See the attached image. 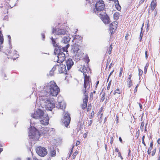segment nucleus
Instances as JSON below:
<instances>
[{
    "mask_svg": "<svg viewBox=\"0 0 160 160\" xmlns=\"http://www.w3.org/2000/svg\"><path fill=\"white\" fill-rule=\"evenodd\" d=\"M84 60L86 63V66L85 65H81L79 68V70L83 73L84 75V82L83 84V89L82 92L84 95V97L82 99L83 102L80 104V107L83 110L86 109L87 107L88 101V93L92 85L91 78L89 76V69H87L86 66L88 67V62L90 60L88 56L84 58Z\"/></svg>",
    "mask_w": 160,
    "mask_h": 160,
    "instance_id": "f257e3e1",
    "label": "nucleus"
},
{
    "mask_svg": "<svg viewBox=\"0 0 160 160\" xmlns=\"http://www.w3.org/2000/svg\"><path fill=\"white\" fill-rule=\"evenodd\" d=\"M46 86L47 92L52 96L56 97L60 92V89L54 81H50L46 84Z\"/></svg>",
    "mask_w": 160,
    "mask_h": 160,
    "instance_id": "f03ea898",
    "label": "nucleus"
},
{
    "mask_svg": "<svg viewBox=\"0 0 160 160\" xmlns=\"http://www.w3.org/2000/svg\"><path fill=\"white\" fill-rule=\"evenodd\" d=\"M105 8V4L102 0H99L97 2L95 5V9L94 10V12L98 15V13H100V12H103Z\"/></svg>",
    "mask_w": 160,
    "mask_h": 160,
    "instance_id": "7ed1b4c3",
    "label": "nucleus"
},
{
    "mask_svg": "<svg viewBox=\"0 0 160 160\" xmlns=\"http://www.w3.org/2000/svg\"><path fill=\"white\" fill-rule=\"evenodd\" d=\"M45 107L47 110L52 111L55 107V104L52 99H48L44 102Z\"/></svg>",
    "mask_w": 160,
    "mask_h": 160,
    "instance_id": "20e7f679",
    "label": "nucleus"
},
{
    "mask_svg": "<svg viewBox=\"0 0 160 160\" xmlns=\"http://www.w3.org/2000/svg\"><path fill=\"white\" fill-rule=\"evenodd\" d=\"M97 15L105 24H109L110 22V18L105 12L98 13Z\"/></svg>",
    "mask_w": 160,
    "mask_h": 160,
    "instance_id": "39448f33",
    "label": "nucleus"
},
{
    "mask_svg": "<svg viewBox=\"0 0 160 160\" xmlns=\"http://www.w3.org/2000/svg\"><path fill=\"white\" fill-rule=\"evenodd\" d=\"M44 114V112L41 109H38L34 113L32 114V117L37 119L42 118Z\"/></svg>",
    "mask_w": 160,
    "mask_h": 160,
    "instance_id": "423d86ee",
    "label": "nucleus"
},
{
    "mask_svg": "<svg viewBox=\"0 0 160 160\" xmlns=\"http://www.w3.org/2000/svg\"><path fill=\"white\" fill-rule=\"evenodd\" d=\"M36 152L38 154L42 157H44L48 153L46 149L41 147H38L36 149Z\"/></svg>",
    "mask_w": 160,
    "mask_h": 160,
    "instance_id": "0eeeda50",
    "label": "nucleus"
},
{
    "mask_svg": "<svg viewBox=\"0 0 160 160\" xmlns=\"http://www.w3.org/2000/svg\"><path fill=\"white\" fill-rule=\"evenodd\" d=\"M71 121L70 114L67 112L65 113L63 117V123L66 127H67Z\"/></svg>",
    "mask_w": 160,
    "mask_h": 160,
    "instance_id": "6e6552de",
    "label": "nucleus"
},
{
    "mask_svg": "<svg viewBox=\"0 0 160 160\" xmlns=\"http://www.w3.org/2000/svg\"><path fill=\"white\" fill-rule=\"evenodd\" d=\"M118 25V22L117 21H114L110 24V31L111 34L114 33L115 30L117 29Z\"/></svg>",
    "mask_w": 160,
    "mask_h": 160,
    "instance_id": "1a4fd4ad",
    "label": "nucleus"
},
{
    "mask_svg": "<svg viewBox=\"0 0 160 160\" xmlns=\"http://www.w3.org/2000/svg\"><path fill=\"white\" fill-rule=\"evenodd\" d=\"M58 60L57 62L59 63L62 62L66 58L65 54L63 52H59L58 55Z\"/></svg>",
    "mask_w": 160,
    "mask_h": 160,
    "instance_id": "9d476101",
    "label": "nucleus"
},
{
    "mask_svg": "<svg viewBox=\"0 0 160 160\" xmlns=\"http://www.w3.org/2000/svg\"><path fill=\"white\" fill-rule=\"evenodd\" d=\"M58 72L60 73H65L66 72V66L63 64H58Z\"/></svg>",
    "mask_w": 160,
    "mask_h": 160,
    "instance_id": "9b49d317",
    "label": "nucleus"
},
{
    "mask_svg": "<svg viewBox=\"0 0 160 160\" xmlns=\"http://www.w3.org/2000/svg\"><path fill=\"white\" fill-rule=\"evenodd\" d=\"M49 118L48 115L43 117V118L40 121L42 125H47L49 123Z\"/></svg>",
    "mask_w": 160,
    "mask_h": 160,
    "instance_id": "f8f14e48",
    "label": "nucleus"
},
{
    "mask_svg": "<svg viewBox=\"0 0 160 160\" xmlns=\"http://www.w3.org/2000/svg\"><path fill=\"white\" fill-rule=\"evenodd\" d=\"M10 54L9 57L8 58H10L12 59L13 60H15L16 58H18V55L17 51L15 50L12 51L10 53Z\"/></svg>",
    "mask_w": 160,
    "mask_h": 160,
    "instance_id": "ddd939ff",
    "label": "nucleus"
},
{
    "mask_svg": "<svg viewBox=\"0 0 160 160\" xmlns=\"http://www.w3.org/2000/svg\"><path fill=\"white\" fill-rule=\"evenodd\" d=\"M73 62L71 59L69 58L66 61V64L68 70L71 68L73 64Z\"/></svg>",
    "mask_w": 160,
    "mask_h": 160,
    "instance_id": "4468645a",
    "label": "nucleus"
},
{
    "mask_svg": "<svg viewBox=\"0 0 160 160\" xmlns=\"http://www.w3.org/2000/svg\"><path fill=\"white\" fill-rule=\"evenodd\" d=\"M57 108L64 110L66 107V104L64 102H58V104L57 105Z\"/></svg>",
    "mask_w": 160,
    "mask_h": 160,
    "instance_id": "2eb2a0df",
    "label": "nucleus"
},
{
    "mask_svg": "<svg viewBox=\"0 0 160 160\" xmlns=\"http://www.w3.org/2000/svg\"><path fill=\"white\" fill-rule=\"evenodd\" d=\"M157 6L156 0H152L150 4V9L152 11H153Z\"/></svg>",
    "mask_w": 160,
    "mask_h": 160,
    "instance_id": "dca6fc26",
    "label": "nucleus"
},
{
    "mask_svg": "<svg viewBox=\"0 0 160 160\" xmlns=\"http://www.w3.org/2000/svg\"><path fill=\"white\" fill-rule=\"evenodd\" d=\"M54 53L56 55L58 53H59V52H60L61 51V50L62 49V47L61 46H59L58 45H56V46H54Z\"/></svg>",
    "mask_w": 160,
    "mask_h": 160,
    "instance_id": "f3484780",
    "label": "nucleus"
},
{
    "mask_svg": "<svg viewBox=\"0 0 160 160\" xmlns=\"http://www.w3.org/2000/svg\"><path fill=\"white\" fill-rule=\"evenodd\" d=\"M58 64H56L54 66L52 69L50 71V74L51 76H52L54 73V72L57 70L58 71Z\"/></svg>",
    "mask_w": 160,
    "mask_h": 160,
    "instance_id": "a211bd4d",
    "label": "nucleus"
},
{
    "mask_svg": "<svg viewBox=\"0 0 160 160\" xmlns=\"http://www.w3.org/2000/svg\"><path fill=\"white\" fill-rule=\"evenodd\" d=\"M50 155L51 157H54L56 155V151L53 147H51L50 148Z\"/></svg>",
    "mask_w": 160,
    "mask_h": 160,
    "instance_id": "6ab92c4d",
    "label": "nucleus"
},
{
    "mask_svg": "<svg viewBox=\"0 0 160 160\" xmlns=\"http://www.w3.org/2000/svg\"><path fill=\"white\" fill-rule=\"evenodd\" d=\"M79 46L76 43L73 44V45L72 46V49L73 50L74 53L77 52L79 49Z\"/></svg>",
    "mask_w": 160,
    "mask_h": 160,
    "instance_id": "aec40b11",
    "label": "nucleus"
},
{
    "mask_svg": "<svg viewBox=\"0 0 160 160\" xmlns=\"http://www.w3.org/2000/svg\"><path fill=\"white\" fill-rule=\"evenodd\" d=\"M66 33V31L63 29H58L57 31L56 34L58 35H64Z\"/></svg>",
    "mask_w": 160,
    "mask_h": 160,
    "instance_id": "412c9836",
    "label": "nucleus"
},
{
    "mask_svg": "<svg viewBox=\"0 0 160 160\" xmlns=\"http://www.w3.org/2000/svg\"><path fill=\"white\" fill-rule=\"evenodd\" d=\"M115 152H117L118 153V157H120V158L122 160H123V158L122 157L121 152L119 151V149H118L117 148H115Z\"/></svg>",
    "mask_w": 160,
    "mask_h": 160,
    "instance_id": "4be33fe9",
    "label": "nucleus"
},
{
    "mask_svg": "<svg viewBox=\"0 0 160 160\" xmlns=\"http://www.w3.org/2000/svg\"><path fill=\"white\" fill-rule=\"evenodd\" d=\"M120 16V13L118 12H115L113 14V18L114 20H117L119 19V18Z\"/></svg>",
    "mask_w": 160,
    "mask_h": 160,
    "instance_id": "5701e85b",
    "label": "nucleus"
},
{
    "mask_svg": "<svg viewBox=\"0 0 160 160\" xmlns=\"http://www.w3.org/2000/svg\"><path fill=\"white\" fill-rule=\"evenodd\" d=\"M115 6L116 9L118 11H120L121 10V8L120 6L119 5V4L118 1V0H117V1L115 0Z\"/></svg>",
    "mask_w": 160,
    "mask_h": 160,
    "instance_id": "b1692460",
    "label": "nucleus"
},
{
    "mask_svg": "<svg viewBox=\"0 0 160 160\" xmlns=\"http://www.w3.org/2000/svg\"><path fill=\"white\" fill-rule=\"evenodd\" d=\"M121 92V90L119 88H118L114 90L113 94L114 95H116L117 94H120Z\"/></svg>",
    "mask_w": 160,
    "mask_h": 160,
    "instance_id": "393cba45",
    "label": "nucleus"
},
{
    "mask_svg": "<svg viewBox=\"0 0 160 160\" xmlns=\"http://www.w3.org/2000/svg\"><path fill=\"white\" fill-rule=\"evenodd\" d=\"M3 35L2 33V32L0 31V43L1 44H2L3 42Z\"/></svg>",
    "mask_w": 160,
    "mask_h": 160,
    "instance_id": "a878e982",
    "label": "nucleus"
},
{
    "mask_svg": "<svg viewBox=\"0 0 160 160\" xmlns=\"http://www.w3.org/2000/svg\"><path fill=\"white\" fill-rule=\"evenodd\" d=\"M127 86L128 88H130L132 85V80H128L127 81Z\"/></svg>",
    "mask_w": 160,
    "mask_h": 160,
    "instance_id": "bb28decb",
    "label": "nucleus"
},
{
    "mask_svg": "<svg viewBox=\"0 0 160 160\" xmlns=\"http://www.w3.org/2000/svg\"><path fill=\"white\" fill-rule=\"evenodd\" d=\"M96 91L95 90L93 91V92H91L90 95V99H92L93 98L94 95L95 94Z\"/></svg>",
    "mask_w": 160,
    "mask_h": 160,
    "instance_id": "cd10ccee",
    "label": "nucleus"
},
{
    "mask_svg": "<svg viewBox=\"0 0 160 160\" xmlns=\"http://www.w3.org/2000/svg\"><path fill=\"white\" fill-rule=\"evenodd\" d=\"M149 64L148 63H147L146 65L145 66L144 68V73L145 74H146L147 73V69L148 68L149 66Z\"/></svg>",
    "mask_w": 160,
    "mask_h": 160,
    "instance_id": "c85d7f7f",
    "label": "nucleus"
},
{
    "mask_svg": "<svg viewBox=\"0 0 160 160\" xmlns=\"http://www.w3.org/2000/svg\"><path fill=\"white\" fill-rule=\"evenodd\" d=\"M69 44H67L66 45L65 47L62 48L63 51L64 52H67V49L69 47Z\"/></svg>",
    "mask_w": 160,
    "mask_h": 160,
    "instance_id": "c756f323",
    "label": "nucleus"
},
{
    "mask_svg": "<svg viewBox=\"0 0 160 160\" xmlns=\"http://www.w3.org/2000/svg\"><path fill=\"white\" fill-rule=\"evenodd\" d=\"M144 123L143 122H141L140 128L141 131H142L144 129Z\"/></svg>",
    "mask_w": 160,
    "mask_h": 160,
    "instance_id": "7c9ffc66",
    "label": "nucleus"
},
{
    "mask_svg": "<svg viewBox=\"0 0 160 160\" xmlns=\"http://www.w3.org/2000/svg\"><path fill=\"white\" fill-rule=\"evenodd\" d=\"M112 44H111L109 47V48L108 51V53L109 55L112 52Z\"/></svg>",
    "mask_w": 160,
    "mask_h": 160,
    "instance_id": "2f4dec72",
    "label": "nucleus"
},
{
    "mask_svg": "<svg viewBox=\"0 0 160 160\" xmlns=\"http://www.w3.org/2000/svg\"><path fill=\"white\" fill-rule=\"evenodd\" d=\"M123 72V67H121L120 68V71L119 73V77H121L122 76V73Z\"/></svg>",
    "mask_w": 160,
    "mask_h": 160,
    "instance_id": "473e14b6",
    "label": "nucleus"
},
{
    "mask_svg": "<svg viewBox=\"0 0 160 160\" xmlns=\"http://www.w3.org/2000/svg\"><path fill=\"white\" fill-rule=\"evenodd\" d=\"M143 71L141 69H138V75L140 77L142 75L143 73Z\"/></svg>",
    "mask_w": 160,
    "mask_h": 160,
    "instance_id": "72a5a7b5",
    "label": "nucleus"
},
{
    "mask_svg": "<svg viewBox=\"0 0 160 160\" xmlns=\"http://www.w3.org/2000/svg\"><path fill=\"white\" fill-rule=\"evenodd\" d=\"M78 154V151H76L74 152V153L73 154L72 156V158L73 159H74L75 158L76 156Z\"/></svg>",
    "mask_w": 160,
    "mask_h": 160,
    "instance_id": "f704fd0d",
    "label": "nucleus"
},
{
    "mask_svg": "<svg viewBox=\"0 0 160 160\" xmlns=\"http://www.w3.org/2000/svg\"><path fill=\"white\" fill-rule=\"evenodd\" d=\"M131 34V32H128L126 34L125 36V39L126 40L128 39V37Z\"/></svg>",
    "mask_w": 160,
    "mask_h": 160,
    "instance_id": "c9c22d12",
    "label": "nucleus"
},
{
    "mask_svg": "<svg viewBox=\"0 0 160 160\" xmlns=\"http://www.w3.org/2000/svg\"><path fill=\"white\" fill-rule=\"evenodd\" d=\"M94 111H92V112H91V115L89 117V118H90V119L92 118L93 116H94Z\"/></svg>",
    "mask_w": 160,
    "mask_h": 160,
    "instance_id": "e433bc0d",
    "label": "nucleus"
},
{
    "mask_svg": "<svg viewBox=\"0 0 160 160\" xmlns=\"http://www.w3.org/2000/svg\"><path fill=\"white\" fill-rule=\"evenodd\" d=\"M92 108V105H91V104H89L88 105L87 109V112H88L90 110H91Z\"/></svg>",
    "mask_w": 160,
    "mask_h": 160,
    "instance_id": "4c0bfd02",
    "label": "nucleus"
},
{
    "mask_svg": "<svg viewBox=\"0 0 160 160\" xmlns=\"http://www.w3.org/2000/svg\"><path fill=\"white\" fill-rule=\"evenodd\" d=\"M103 109H104L103 107H101L100 108V109H99V110L98 112V114H100L101 113V112H102V111H103Z\"/></svg>",
    "mask_w": 160,
    "mask_h": 160,
    "instance_id": "58836bf2",
    "label": "nucleus"
},
{
    "mask_svg": "<svg viewBox=\"0 0 160 160\" xmlns=\"http://www.w3.org/2000/svg\"><path fill=\"white\" fill-rule=\"evenodd\" d=\"M51 38H52V43L53 45L54 46H56V45H57V44H56V42H55V40H54V39L52 37Z\"/></svg>",
    "mask_w": 160,
    "mask_h": 160,
    "instance_id": "ea45409f",
    "label": "nucleus"
},
{
    "mask_svg": "<svg viewBox=\"0 0 160 160\" xmlns=\"http://www.w3.org/2000/svg\"><path fill=\"white\" fill-rule=\"evenodd\" d=\"M144 138H145V136L143 135L142 138V143L143 144L144 146H146V144L145 143V142H144Z\"/></svg>",
    "mask_w": 160,
    "mask_h": 160,
    "instance_id": "a19ab883",
    "label": "nucleus"
},
{
    "mask_svg": "<svg viewBox=\"0 0 160 160\" xmlns=\"http://www.w3.org/2000/svg\"><path fill=\"white\" fill-rule=\"evenodd\" d=\"M111 85V81H110L108 83V86L107 87V89L108 90L110 89Z\"/></svg>",
    "mask_w": 160,
    "mask_h": 160,
    "instance_id": "79ce46f5",
    "label": "nucleus"
},
{
    "mask_svg": "<svg viewBox=\"0 0 160 160\" xmlns=\"http://www.w3.org/2000/svg\"><path fill=\"white\" fill-rule=\"evenodd\" d=\"M139 85V84H137L136 86L135 87V88L134 89V93L136 92L138 90V87Z\"/></svg>",
    "mask_w": 160,
    "mask_h": 160,
    "instance_id": "37998d69",
    "label": "nucleus"
},
{
    "mask_svg": "<svg viewBox=\"0 0 160 160\" xmlns=\"http://www.w3.org/2000/svg\"><path fill=\"white\" fill-rule=\"evenodd\" d=\"M113 141H114V139H113V137H111L110 138V144L111 145L112 144L113 142Z\"/></svg>",
    "mask_w": 160,
    "mask_h": 160,
    "instance_id": "c03bdc74",
    "label": "nucleus"
},
{
    "mask_svg": "<svg viewBox=\"0 0 160 160\" xmlns=\"http://www.w3.org/2000/svg\"><path fill=\"white\" fill-rule=\"evenodd\" d=\"M105 93H103L102 96V98H101V99L103 101L104 99H105Z\"/></svg>",
    "mask_w": 160,
    "mask_h": 160,
    "instance_id": "a18cd8bd",
    "label": "nucleus"
},
{
    "mask_svg": "<svg viewBox=\"0 0 160 160\" xmlns=\"http://www.w3.org/2000/svg\"><path fill=\"white\" fill-rule=\"evenodd\" d=\"M92 120H91L88 123V126H91V124L92 123Z\"/></svg>",
    "mask_w": 160,
    "mask_h": 160,
    "instance_id": "49530a36",
    "label": "nucleus"
},
{
    "mask_svg": "<svg viewBox=\"0 0 160 160\" xmlns=\"http://www.w3.org/2000/svg\"><path fill=\"white\" fill-rule=\"evenodd\" d=\"M116 123H118V119H119V116L118 115H116Z\"/></svg>",
    "mask_w": 160,
    "mask_h": 160,
    "instance_id": "de8ad7c7",
    "label": "nucleus"
},
{
    "mask_svg": "<svg viewBox=\"0 0 160 160\" xmlns=\"http://www.w3.org/2000/svg\"><path fill=\"white\" fill-rule=\"evenodd\" d=\"M88 133V132H87L84 134V135H83V137L84 138H86L87 137Z\"/></svg>",
    "mask_w": 160,
    "mask_h": 160,
    "instance_id": "09e8293b",
    "label": "nucleus"
},
{
    "mask_svg": "<svg viewBox=\"0 0 160 160\" xmlns=\"http://www.w3.org/2000/svg\"><path fill=\"white\" fill-rule=\"evenodd\" d=\"M156 152V150L155 149L153 150L152 151V156H154L155 153Z\"/></svg>",
    "mask_w": 160,
    "mask_h": 160,
    "instance_id": "8fccbe9b",
    "label": "nucleus"
},
{
    "mask_svg": "<svg viewBox=\"0 0 160 160\" xmlns=\"http://www.w3.org/2000/svg\"><path fill=\"white\" fill-rule=\"evenodd\" d=\"M80 142L79 141H77L75 144V145L77 146L80 144Z\"/></svg>",
    "mask_w": 160,
    "mask_h": 160,
    "instance_id": "3c124183",
    "label": "nucleus"
},
{
    "mask_svg": "<svg viewBox=\"0 0 160 160\" xmlns=\"http://www.w3.org/2000/svg\"><path fill=\"white\" fill-rule=\"evenodd\" d=\"M57 30H56V29H55L54 28H53L52 30V33H54L55 32H56H56H57Z\"/></svg>",
    "mask_w": 160,
    "mask_h": 160,
    "instance_id": "603ef678",
    "label": "nucleus"
},
{
    "mask_svg": "<svg viewBox=\"0 0 160 160\" xmlns=\"http://www.w3.org/2000/svg\"><path fill=\"white\" fill-rule=\"evenodd\" d=\"M99 83V81H98L96 82V85L95 86V88L96 89L98 87V86Z\"/></svg>",
    "mask_w": 160,
    "mask_h": 160,
    "instance_id": "864d4df0",
    "label": "nucleus"
},
{
    "mask_svg": "<svg viewBox=\"0 0 160 160\" xmlns=\"http://www.w3.org/2000/svg\"><path fill=\"white\" fill-rule=\"evenodd\" d=\"M132 77V75L131 74L130 75H129L128 77V80H131V78Z\"/></svg>",
    "mask_w": 160,
    "mask_h": 160,
    "instance_id": "5fc2aeb1",
    "label": "nucleus"
},
{
    "mask_svg": "<svg viewBox=\"0 0 160 160\" xmlns=\"http://www.w3.org/2000/svg\"><path fill=\"white\" fill-rule=\"evenodd\" d=\"M113 65H114V63H111L109 66V69H110L111 67L112 66H113Z\"/></svg>",
    "mask_w": 160,
    "mask_h": 160,
    "instance_id": "6e6d98bb",
    "label": "nucleus"
},
{
    "mask_svg": "<svg viewBox=\"0 0 160 160\" xmlns=\"http://www.w3.org/2000/svg\"><path fill=\"white\" fill-rule=\"evenodd\" d=\"M148 52L147 51H146L145 52V58L146 59L148 58Z\"/></svg>",
    "mask_w": 160,
    "mask_h": 160,
    "instance_id": "4d7b16f0",
    "label": "nucleus"
},
{
    "mask_svg": "<svg viewBox=\"0 0 160 160\" xmlns=\"http://www.w3.org/2000/svg\"><path fill=\"white\" fill-rule=\"evenodd\" d=\"M110 60H111L110 59L109 60H108V59L107 60V66L109 64V63L110 61Z\"/></svg>",
    "mask_w": 160,
    "mask_h": 160,
    "instance_id": "13d9d810",
    "label": "nucleus"
},
{
    "mask_svg": "<svg viewBox=\"0 0 160 160\" xmlns=\"http://www.w3.org/2000/svg\"><path fill=\"white\" fill-rule=\"evenodd\" d=\"M73 148H72V149L71 150V152L70 153V155H69V157H70V156L71 155V154H72V151H73Z\"/></svg>",
    "mask_w": 160,
    "mask_h": 160,
    "instance_id": "bf43d9fd",
    "label": "nucleus"
},
{
    "mask_svg": "<svg viewBox=\"0 0 160 160\" xmlns=\"http://www.w3.org/2000/svg\"><path fill=\"white\" fill-rule=\"evenodd\" d=\"M158 143L159 144H160V138H159L157 141Z\"/></svg>",
    "mask_w": 160,
    "mask_h": 160,
    "instance_id": "052dcab7",
    "label": "nucleus"
},
{
    "mask_svg": "<svg viewBox=\"0 0 160 160\" xmlns=\"http://www.w3.org/2000/svg\"><path fill=\"white\" fill-rule=\"evenodd\" d=\"M119 139L120 141L122 143V139L121 137H119Z\"/></svg>",
    "mask_w": 160,
    "mask_h": 160,
    "instance_id": "680f3d73",
    "label": "nucleus"
},
{
    "mask_svg": "<svg viewBox=\"0 0 160 160\" xmlns=\"http://www.w3.org/2000/svg\"><path fill=\"white\" fill-rule=\"evenodd\" d=\"M138 134V136H137V138H138V137L139 136V133H140V131H139V130H138V131L137 132V134Z\"/></svg>",
    "mask_w": 160,
    "mask_h": 160,
    "instance_id": "e2e57ef3",
    "label": "nucleus"
},
{
    "mask_svg": "<svg viewBox=\"0 0 160 160\" xmlns=\"http://www.w3.org/2000/svg\"><path fill=\"white\" fill-rule=\"evenodd\" d=\"M145 0H141L140 2L139 3L140 4L142 3Z\"/></svg>",
    "mask_w": 160,
    "mask_h": 160,
    "instance_id": "0e129e2a",
    "label": "nucleus"
},
{
    "mask_svg": "<svg viewBox=\"0 0 160 160\" xmlns=\"http://www.w3.org/2000/svg\"><path fill=\"white\" fill-rule=\"evenodd\" d=\"M139 107H140V109H142V105L140 103H139Z\"/></svg>",
    "mask_w": 160,
    "mask_h": 160,
    "instance_id": "69168bd1",
    "label": "nucleus"
},
{
    "mask_svg": "<svg viewBox=\"0 0 160 160\" xmlns=\"http://www.w3.org/2000/svg\"><path fill=\"white\" fill-rule=\"evenodd\" d=\"M153 145V143L151 142L150 144V147H152Z\"/></svg>",
    "mask_w": 160,
    "mask_h": 160,
    "instance_id": "338daca9",
    "label": "nucleus"
},
{
    "mask_svg": "<svg viewBox=\"0 0 160 160\" xmlns=\"http://www.w3.org/2000/svg\"><path fill=\"white\" fill-rule=\"evenodd\" d=\"M151 153V151H150V150H148V153L149 155H150V154Z\"/></svg>",
    "mask_w": 160,
    "mask_h": 160,
    "instance_id": "774afa93",
    "label": "nucleus"
}]
</instances>
